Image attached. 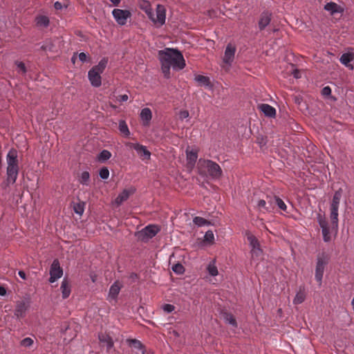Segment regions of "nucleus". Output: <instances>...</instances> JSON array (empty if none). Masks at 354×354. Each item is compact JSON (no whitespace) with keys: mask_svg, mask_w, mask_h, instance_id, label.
Returning <instances> with one entry per match:
<instances>
[{"mask_svg":"<svg viewBox=\"0 0 354 354\" xmlns=\"http://www.w3.org/2000/svg\"><path fill=\"white\" fill-rule=\"evenodd\" d=\"M158 55L162 73L166 78L170 77L171 68L174 71H180L186 66L183 55L178 49L166 48L159 50Z\"/></svg>","mask_w":354,"mask_h":354,"instance_id":"obj_1","label":"nucleus"},{"mask_svg":"<svg viewBox=\"0 0 354 354\" xmlns=\"http://www.w3.org/2000/svg\"><path fill=\"white\" fill-rule=\"evenodd\" d=\"M197 169L200 175L209 176L212 178H219L222 176L221 167L210 160L199 159L197 163Z\"/></svg>","mask_w":354,"mask_h":354,"instance_id":"obj_2","label":"nucleus"},{"mask_svg":"<svg viewBox=\"0 0 354 354\" xmlns=\"http://www.w3.org/2000/svg\"><path fill=\"white\" fill-rule=\"evenodd\" d=\"M7 179L8 184H14L19 174V160L17 151L11 149L7 154Z\"/></svg>","mask_w":354,"mask_h":354,"instance_id":"obj_3","label":"nucleus"},{"mask_svg":"<svg viewBox=\"0 0 354 354\" xmlns=\"http://www.w3.org/2000/svg\"><path fill=\"white\" fill-rule=\"evenodd\" d=\"M108 64V58L103 57L97 65L92 67L88 73V77L91 84V85L94 87H99L102 84V77L101 74L105 70L106 65Z\"/></svg>","mask_w":354,"mask_h":354,"instance_id":"obj_4","label":"nucleus"},{"mask_svg":"<svg viewBox=\"0 0 354 354\" xmlns=\"http://www.w3.org/2000/svg\"><path fill=\"white\" fill-rule=\"evenodd\" d=\"M342 195V189H339L335 192L330 203V219L332 229H337L338 226V208Z\"/></svg>","mask_w":354,"mask_h":354,"instance_id":"obj_5","label":"nucleus"},{"mask_svg":"<svg viewBox=\"0 0 354 354\" xmlns=\"http://www.w3.org/2000/svg\"><path fill=\"white\" fill-rule=\"evenodd\" d=\"M328 263V257L325 253H322L317 256V264L315 268V279L320 286L324 275L326 266Z\"/></svg>","mask_w":354,"mask_h":354,"instance_id":"obj_6","label":"nucleus"},{"mask_svg":"<svg viewBox=\"0 0 354 354\" xmlns=\"http://www.w3.org/2000/svg\"><path fill=\"white\" fill-rule=\"evenodd\" d=\"M247 239L251 247L250 253L252 260L254 261H259L261 258L263 254L259 241L251 234H247Z\"/></svg>","mask_w":354,"mask_h":354,"instance_id":"obj_7","label":"nucleus"},{"mask_svg":"<svg viewBox=\"0 0 354 354\" xmlns=\"http://www.w3.org/2000/svg\"><path fill=\"white\" fill-rule=\"evenodd\" d=\"M318 223L322 228L323 239L325 242H329L331 240L330 228L328 226V221L326 218L319 214L317 216Z\"/></svg>","mask_w":354,"mask_h":354,"instance_id":"obj_8","label":"nucleus"},{"mask_svg":"<svg viewBox=\"0 0 354 354\" xmlns=\"http://www.w3.org/2000/svg\"><path fill=\"white\" fill-rule=\"evenodd\" d=\"M112 15L119 25L123 26L127 24V19L131 17V14L127 10L114 9Z\"/></svg>","mask_w":354,"mask_h":354,"instance_id":"obj_9","label":"nucleus"},{"mask_svg":"<svg viewBox=\"0 0 354 354\" xmlns=\"http://www.w3.org/2000/svg\"><path fill=\"white\" fill-rule=\"evenodd\" d=\"M154 24L162 26L165 23L166 10L164 6L158 4L156 8V13H153V17H149Z\"/></svg>","mask_w":354,"mask_h":354,"instance_id":"obj_10","label":"nucleus"},{"mask_svg":"<svg viewBox=\"0 0 354 354\" xmlns=\"http://www.w3.org/2000/svg\"><path fill=\"white\" fill-rule=\"evenodd\" d=\"M63 274L62 268L60 267L59 262L58 259H55L53 261V263L50 266V279L49 281L50 283L55 282L57 279L60 278Z\"/></svg>","mask_w":354,"mask_h":354,"instance_id":"obj_11","label":"nucleus"},{"mask_svg":"<svg viewBox=\"0 0 354 354\" xmlns=\"http://www.w3.org/2000/svg\"><path fill=\"white\" fill-rule=\"evenodd\" d=\"M236 51V46L232 43H229L225 50L224 56L223 58V63L228 66H231L234 61Z\"/></svg>","mask_w":354,"mask_h":354,"instance_id":"obj_12","label":"nucleus"},{"mask_svg":"<svg viewBox=\"0 0 354 354\" xmlns=\"http://www.w3.org/2000/svg\"><path fill=\"white\" fill-rule=\"evenodd\" d=\"M129 147L136 151L142 160L150 159L151 153L146 147L138 143H129Z\"/></svg>","mask_w":354,"mask_h":354,"instance_id":"obj_13","label":"nucleus"},{"mask_svg":"<svg viewBox=\"0 0 354 354\" xmlns=\"http://www.w3.org/2000/svg\"><path fill=\"white\" fill-rule=\"evenodd\" d=\"M160 231V228L157 225H149L145 227L140 234L143 239H151L155 236Z\"/></svg>","mask_w":354,"mask_h":354,"instance_id":"obj_14","label":"nucleus"},{"mask_svg":"<svg viewBox=\"0 0 354 354\" xmlns=\"http://www.w3.org/2000/svg\"><path fill=\"white\" fill-rule=\"evenodd\" d=\"M135 191L136 189L133 187L124 189L115 199V204H116L117 206H120L123 202L126 201Z\"/></svg>","mask_w":354,"mask_h":354,"instance_id":"obj_15","label":"nucleus"},{"mask_svg":"<svg viewBox=\"0 0 354 354\" xmlns=\"http://www.w3.org/2000/svg\"><path fill=\"white\" fill-rule=\"evenodd\" d=\"M98 338L102 346L106 347L108 352L113 347V339L109 334L101 333L98 335Z\"/></svg>","mask_w":354,"mask_h":354,"instance_id":"obj_16","label":"nucleus"},{"mask_svg":"<svg viewBox=\"0 0 354 354\" xmlns=\"http://www.w3.org/2000/svg\"><path fill=\"white\" fill-rule=\"evenodd\" d=\"M272 13L268 11H264L261 14L258 23L260 30H263L271 21Z\"/></svg>","mask_w":354,"mask_h":354,"instance_id":"obj_17","label":"nucleus"},{"mask_svg":"<svg viewBox=\"0 0 354 354\" xmlns=\"http://www.w3.org/2000/svg\"><path fill=\"white\" fill-rule=\"evenodd\" d=\"M187 167L192 169L198 158V152L196 150H186Z\"/></svg>","mask_w":354,"mask_h":354,"instance_id":"obj_18","label":"nucleus"},{"mask_svg":"<svg viewBox=\"0 0 354 354\" xmlns=\"http://www.w3.org/2000/svg\"><path fill=\"white\" fill-rule=\"evenodd\" d=\"M28 308V305L25 301H19L17 303L15 315L17 318H22L24 317L26 312Z\"/></svg>","mask_w":354,"mask_h":354,"instance_id":"obj_19","label":"nucleus"},{"mask_svg":"<svg viewBox=\"0 0 354 354\" xmlns=\"http://www.w3.org/2000/svg\"><path fill=\"white\" fill-rule=\"evenodd\" d=\"M121 289V286H120L118 281L114 282V283L110 287L108 300L110 301L111 300H115L117 299L118 295H119L120 290Z\"/></svg>","mask_w":354,"mask_h":354,"instance_id":"obj_20","label":"nucleus"},{"mask_svg":"<svg viewBox=\"0 0 354 354\" xmlns=\"http://www.w3.org/2000/svg\"><path fill=\"white\" fill-rule=\"evenodd\" d=\"M259 108L266 116L273 118L276 115L275 109L268 104H261Z\"/></svg>","mask_w":354,"mask_h":354,"instance_id":"obj_21","label":"nucleus"},{"mask_svg":"<svg viewBox=\"0 0 354 354\" xmlns=\"http://www.w3.org/2000/svg\"><path fill=\"white\" fill-rule=\"evenodd\" d=\"M152 118L151 111L149 108H144L140 113V118L143 125L148 126Z\"/></svg>","mask_w":354,"mask_h":354,"instance_id":"obj_22","label":"nucleus"},{"mask_svg":"<svg viewBox=\"0 0 354 354\" xmlns=\"http://www.w3.org/2000/svg\"><path fill=\"white\" fill-rule=\"evenodd\" d=\"M60 290L62 291L63 299H66L69 297L71 292V289L69 281H68L67 279H63L60 286Z\"/></svg>","mask_w":354,"mask_h":354,"instance_id":"obj_23","label":"nucleus"},{"mask_svg":"<svg viewBox=\"0 0 354 354\" xmlns=\"http://www.w3.org/2000/svg\"><path fill=\"white\" fill-rule=\"evenodd\" d=\"M129 346L133 349L136 354H140V351L144 348V345L142 342L136 339H127Z\"/></svg>","mask_w":354,"mask_h":354,"instance_id":"obj_24","label":"nucleus"},{"mask_svg":"<svg viewBox=\"0 0 354 354\" xmlns=\"http://www.w3.org/2000/svg\"><path fill=\"white\" fill-rule=\"evenodd\" d=\"M354 59V55L351 53H344L339 60L340 62L346 66V67H351V69L353 68V66L350 64V62L353 61Z\"/></svg>","mask_w":354,"mask_h":354,"instance_id":"obj_25","label":"nucleus"},{"mask_svg":"<svg viewBox=\"0 0 354 354\" xmlns=\"http://www.w3.org/2000/svg\"><path fill=\"white\" fill-rule=\"evenodd\" d=\"M140 8L145 12L149 17H153V11L149 1H143L140 3Z\"/></svg>","mask_w":354,"mask_h":354,"instance_id":"obj_26","label":"nucleus"},{"mask_svg":"<svg viewBox=\"0 0 354 354\" xmlns=\"http://www.w3.org/2000/svg\"><path fill=\"white\" fill-rule=\"evenodd\" d=\"M207 270L208 273L212 277H215V276L218 275V271L217 267L216 266L215 259H213L212 261H211L209 262V263L208 264V266L207 267Z\"/></svg>","mask_w":354,"mask_h":354,"instance_id":"obj_27","label":"nucleus"},{"mask_svg":"<svg viewBox=\"0 0 354 354\" xmlns=\"http://www.w3.org/2000/svg\"><path fill=\"white\" fill-rule=\"evenodd\" d=\"M274 202L280 211L287 212V205L281 198L275 196H274Z\"/></svg>","mask_w":354,"mask_h":354,"instance_id":"obj_28","label":"nucleus"},{"mask_svg":"<svg viewBox=\"0 0 354 354\" xmlns=\"http://www.w3.org/2000/svg\"><path fill=\"white\" fill-rule=\"evenodd\" d=\"M37 25L43 27H47L49 24V19L44 15L38 16L36 18Z\"/></svg>","mask_w":354,"mask_h":354,"instance_id":"obj_29","label":"nucleus"},{"mask_svg":"<svg viewBox=\"0 0 354 354\" xmlns=\"http://www.w3.org/2000/svg\"><path fill=\"white\" fill-rule=\"evenodd\" d=\"M90 181V174L88 171H83L79 178V182L83 185H88Z\"/></svg>","mask_w":354,"mask_h":354,"instance_id":"obj_30","label":"nucleus"},{"mask_svg":"<svg viewBox=\"0 0 354 354\" xmlns=\"http://www.w3.org/2000/svg\"><path fill=\"white\" fill-rule=\"evenodd\" d=\"M305 292L300 289L299 291L297 292L295 297L294 298L293 303L295 304H300L305 300Z\"/></svg>","mask_w":354,"mask_h":354,"instance_id":"obj_31","label":"nucleus"},{"mask_svg":"<svg viewBox=\"0 0 354 354\" xmlns=\"http://www.w3.org/2000/svg\"><path fill=\"white\" fill-rule=\"evenodd\" d=\"M193 222L195 225L199 227L209 225L210 224L209 221L200 216H196L195 218H194Z\"/></svg>","mask_w":354,"mask_h":354,"instance_id":"obj_32","label":"nucleus"},{"mask_svg":"<svg viewBox=\"0 0 354 354\" xmlns=\"http://www.w3.org/2000/svg\"><path fill=\"white\" fill-rule=\"evenodd\" d=\"M338 6L334 2H330L325 5L324 9L327 11L330 12L331 14H334L338 12Z\"/></svg>","mask_w":354,"mask_h":354,"instance_id":"obj_33","label":"nucleus"},{"mask_svg":"<svg viewBox=\"0 0 354 354\" xmlns=\"http://www.w3.org/2000/svg\"><path fill=\"white\" fill-rule=\"evenodd\" d=\"M119 129L120 132L125 136H128L130 133L128 126L125 121L120 120L119 122Z\"/></svg>","mask_w":354,"mask_h":354,"instance_id":"obj_34","label":"nucleus"},{"mask_svg":"<svg viewBox=\"0 0 354 354\" xmlns=\"http://www.w3.org/2000/svg\"><path fill=\"white\" fill-rule=\"evenodd\" d=\"M203 241L207 244H212L214 241V233L212 230H208L204 235Z\"/></svg>","mask_w":354,"mask_h":354,"instance_id":"obj_35","label":"nucleus"},{"mask_svg":"<svg viewBox=\"0 0 354 354\" xmlns=\"http://www.w3.org/2000/svg\"><path fill=\"white\" fill-rule=\"evenodd\" d=\"M195 80L202 85L207 86L209 84V79L208 77L198 75L195 77Z\"/></svg>","mask_w":354,"mask_h":354,"instance_id":"obj_36","label":"nucleus"},{"mask_svg":"<svg viewBox=\"0 0 354 354\" xmlns=\"http://www.w3.org/2000/svg\"><path fill=\"white\" fill-rule=\"evenodd\" d=\"M252 202H255L256 206L261 210H264V212H266V207L267 205V201L263 199L258 200L255 201L254 199L252 200Z\"/></svg>","mask_w":354,"mask_h":354,"instance_id":"obj_37","label":"nucleus"},{"mask_svg":"<svg viewBox=\"0 0 354 354\" xmlns=\"http://www.w3.org/2000/svg\"><path fill=\"white\" fill-rule=\"evenodd\" d=\"M111 157V153L108 150H103L100 152L98 159L100 161H105L109 160Z\"/></svg>","mask_w":354,"mask_h":354,"instance_id":"obj_38","label":"nucleus"},{"mask_svg":"<svg viewBox=\"0 0 354 354\" xmlns=\"http://www.w3.org/2000/svg\"><path fill=\"white\" fill-rule=\"evenodd\" d=\"M172 270L175 273H176L178 274H183L185 272V268H184V266L181 263H178L174 264L172 266Z\"/></svg>","mask_w":354,"mask_h":354,"instance_id":"obj_39","label":"nucleus"},{"mask_svg":"<svg viewBox=\"0 0 354 354\" xmlns=\"http://www.w3.org/2000/svg\"><path fill=\"white\" fill-rule=\"evenodd\" d=\"M267 205L268 207H266V212H270L275 208L276 205L274 202V197L268 198Z\"/></svg>","mask_w":354,"mask_h":354,"instance_id":"obj_40","label":"nucleus"},{"mask_svg":"<svg viewBox=\"0 0 354 354\" xmlns=\"http://www.w3.org/2000/svg\"><path fill=\"white\" fill-rule=\"evenodd\" d=\"M225 319L227 322H228L232 326H233L234 327L237 326V323H236V319L232 314H228V313L225 314Z\"/></svg>","mask_w":354,"mask_h":354,"instance_id":"obj_41","label":"nucleus"},{"mask_svg":"<svg viewBox=\"0 0 354 354\" xmlns=\"http://www.w3.org/2000/svg\"><path fill=\"white\" fill-rule=\"evenodd\" d=\"M34 343V341L30 337H26L21 341V346L24 347H30Z\"/></svg>","mask_w":354,"mask_h":354,"instance_id":"obj_42","label":"nucleus"},{"mask_svg":"<svg viewBox=\"0 0 354 354\" xmlns=\"http://www.w3.org/2000/svg\"><path fill=\"white\" fill-rule=\"evenodd\" d=\"M99 174L101 178L105 180L107 179L109 176V171L106 167H104L100 170Z\"/></svg>","mask_w":354,"mask_h":354,"instance_id":"obj_43","label":"nucleus"},{"mask_svg":"<svg viewBox=\"0 0 354 354\" xmlns=\"http://www.w3.org/2000/svg\"><path fill=\"white\" fill-rule=\"evenodd\" d=\"M74 211L76 214L82 215L84 212V204L77 203L74 205Z\"/></svg>","mask_w":354,"mask_h":354,"instance_id":"obj_44","label":"nucleus"},{"mask_svg":"<svg viewBox=\"0 0 354 354\" xmlns=\"http://www.w3.org/2000/svg\"><path fill=\"white\" fill-rule=\"evenodd\" d=\"M53 45L51 44L50 41H46L44 45L41 46V48L45 51H53Z\"/></svg>","mask_w":354,"mask_h":354,"instance_id":"obj_45","label":"nucleus"},{"mask_svg":"<svg viewBox=\"0 0 354 354\" xmlns=\"http://www.w3.org/2000/svg\"><path fill=\"white\" fill-rule=\"evenodd\" d=\"M16 64L17 66L19 73L21 74H25L26 73V68L25 64L21 62H17Z\"/></svg>","mask_w":354,"mask_h":354,"instance_id":"obj_46","label":"nucleus"},{"mask_svg":"<svg viewBox=\"0 0 354 354\" xmlns=\"http://www.w3.org/2000/svg\"><path fill=\"white\" fill-rule=\"evenodd\" d=\"M162 309L165 312L169 313L174 310L175 306L174 305L167 304L163 305Z\"/></svg>","mask_w":354,"mask_h":354,"instance_id":"obj_47","label":"nucleus"},{"mask_svg":"<svg viewBox=\"0 0 354 354\" xmlns=\"http://www.w3.org/2000/svg\"><path fill=\"white\" fill-rule=\"evenodd\" d=\"M189 115V113L188 112V111L187 110H181L180 112H179V118L180 120H184L185 118H187Z\"/></svg>","mask_w":354,"mask_h":354,"instance_id":"obj_48","label":"nucleus"},{"mask_svg":"<svg viewBox=\"0 0 354 354\" xmlns=\"http://www.w3.org/2000/svg\"><path fill=\"white\" fill-rule=\"evenodd\" d=\"M322 94L324 96H329L331 94V88L328 86L324 87L322 90Z\"/></svg>","mask_w":354,"mask_h":354,"instance_id":"obj_49","label":"nucleus"},{"mask_svg":"<svg viewBox=\"0 0 354 354\" xmlns=\"http://www.w3.org/2000/svg\"><path fill=\"white\" fill-rule=\"evenodd\" d=\"M129 99V97L126 94H124V95H118L117 97V100L118 102H126Z\"/></svg>","mask_w":354,"mask_h":354,"instance_id":"obj_50","label":"nucleus"},{"mask_svg":"<svg viewBox=\"0 0 354 354\" xmlns=\"http://www.w3.org/2000/svg\"><path fill=\"white\" fill-rule=\"evenodd\" d=\"M79 57V59L82 62H84L86 61L87 59V55L86 53H80L78 55Z\"/></svg>","mask_w":354,"mask_h":354,"instance_id":"obj_51","label":"nucleus"},{"mask_svg":"<svg viewBox=\"0 0 354 354\" xmlns=\"http://www.w3.org/2000/svg\"><path fill=\"white\" fill-rule=\"evenodd\" d=\"M292 74L294 76V77L296 78V79H299V78L301 77L300 71L299 70H297V69L293 70Z\"/></svg>","mask_w":354,"mask_h":354,"instance_id":"obj_52","label":"nucleus"},{"mask_svg":"<svg viewBox=\"0 0 354 354\" xmlns=\"http://www.w3.org/2000/svg\"><path fill=\"white\" fill-rule=\"evenodd\" d=\"M54 8H55L56 10H62V8H63V5H62V3L61 2H59V1H56V2H55V3H54Z\"/></svg>","mask_w":354,"mask_h":354,"instance_id":"obj_53","label":"nucleus"},{"mask_svg":"<svg viewBox=\"0 0 354 354\" xmlns=\"http://www.w3.org/2000/svg\"><path fill=\"white\" fill-rule=\"evenodd\" d=\"M140 354H153L150 349H147L145 346L140 351Z\"/></svg>","mask_w":354,"mask_h":354,"instance_id":"obj_54","label":"nucleus"},{"mask_svg":"<svg viewBox=\"0 0 354 354\" xmlns=\"http://www.w3.org/2000/svg\"><path fill=\"white\" fill-rule=\"evenodd\" d=\"M18 274L19 275V277L23 279H26V274L25 273L24 271L23 270H19V272H18Z\"/></svg>","mask_w":354,"mask_h":354,"instance_id":"obj_55","label":"nucleus"},{"mask_svg":"<svg viewBox=\"0 0 354 354\" xmlns=\"http://www.w3.org/2000/svg\"><path fill=\"white\" fill-rule=\"evenodd\" d=\"M6 294V290L4 287L0 286V295L4 296Z\"/></svg>","mask_w":354,"mask_h":354,"instance_id":"obj_56","label":"nucleus"},{"mask_svg":"<svg viewBox=\"0 0 354 354\" xmlns=\"http://www.w3.org/2000/svg\"><path fill=\"white\" fill-rule=\"evenodd\" d=\"M114 6H117L120 3L121 0H109Z\"/></svg>","mask_w":354,"mask_h":354,"instance_id":"obj_57","label":"nucleus"},{"mask_svg":"<svg viewBox=\"0 0 354 354\" xmlns=\"http://www.w3.org/2000/svg\"><path fill=\"white\" fill-rule=\"evenodd\" d=\"M130 277L132 279H137L138 278V275L136 273H131V275H130Z\"/></svg>","mask_w":354,"mask_h":354,"instance_id":"obj_58","label":"nucleus"}]
</instances>
